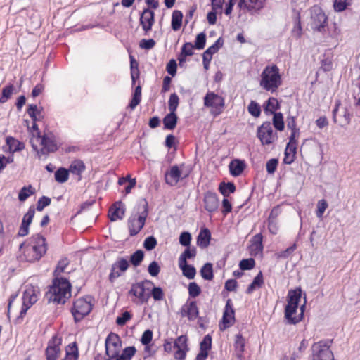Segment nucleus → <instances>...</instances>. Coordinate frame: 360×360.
I'll return each mask as SVG.
<instances>
[{
    "instance_id": "c9c22d12",
    "label": "nucleus",
    "mask_w": 360,
    "mask_h": 360,
    "mask_svg": "<svg viewBox=\"0 0 360 360\" xmlns=\"http://www.w3.org/2000/svg\"><path fill=\"white\" fill-rule=\"evenodd\" d=\"M141 86L140 82H139L138 85L135 87L134 92L132 94V98L129 101L128 105V108L134 110L141 102Z\"/></svg>"
},
{
    "instance_id": "1a4fd4ad",
    "label": "nucleus",
    "mask_w": 360,
    "mask_h": 360,
    "mask_svg": "<svg viewBox=\"0 0 360 360\" xmlns=\"http://www.w3.org/2000/svg\"><path fill=\"white\" fill-rule=\"evenodd\" d=\"M328 25V18L319 6H314L311 11V28L314 31L321 33L326 32Z\"/></svg>"
},
{
    "instance_id": "58836bf2",
    "label": "nucleus",
    "mask_w": 360,
    "mask_h": 360,
    "mask_svg": "<svg viewBox=\"0 0 360 360\" xmlns=\"http://www.w3.org/2000/svg\"><path fill=\"white\" fill-rule=\"evenodd\" d=\"M35 192V188L31 184L25 186L19 191L18 200L20 202H25L29 197L34 195Z\"/></svg>"
},
{
    "instance_id": "a18cd8bd",
    "label": "nucleus",
    "mask_w": 360,
    "mask_h": 360,
    "mask_svg": "<svg viewBox=\"0 0 360 360\" xmlns=\"http://www.w3.org/2000/svg\"><path fill=\"white\" fill-rule=\"evenodd\" d=\"M69 170L65 167H59L54 174L55 180L60 184L66 182L69 179Z\"/></svg>"
},
{
    "instance_id": "39448f33",
    "label": "nucleus",
    "mask_w": 360,
    "mask_h": 360,
    "mask_svg": "<svg viewBox=\"0 0 360 360\" xmlns=\"http://www.w3.org/2000/svg\"><path fill=\"white\" fill-rule=\"evenodd\" d=\"M333 340H321L313 344L311 347V358L312 360L323 359V360H335L333 353L330 349Z\"/></svg>"
},
{
    "instance_id": "338daca9",
    "label": "nucleus",
    "mask_w": 360,
    "mask_h": 360,
    "mask_svg": "<svg viewBox=\"0 0 360 360\" xmlns=\"http://www.w3.org/2000/svg\"><path fill=\"white\" fill-rule=\"evenodd\" d=\"M158 242L153 236H148L143 242V248L148 250H153L157 245Z\"/></svg>"
},
{
    "instance_id": "680f3d73",
    "label": "nucleus",
    "mask_w": 360,
    "mask_h": 360,
    "mask_svg": "<svg viewBox=\"0 0 360 360\" xmlns=\"http://www.w3.org/2000/svg\"><path fill=\"white\" fill-rule=\"evenodd\" d=\"M302 31L300 15L298 13L295 18V25L292 30V36L297 39L300 38L302 36Z\"/></svg>"
},
{
    "instance_id": "ddd939ff",
    "label": "nucleus",
    "mask_w": 360,
    "mask_h": 360,
    "mask_svg": "<svg viewBox=\"0 0 360 360\" xmlns=\"http://www.w3.org/2000/svg\"><path fill=\"white\" fill-rule=\"evenodd\" d=\"M62 338L57 335H54L48 342L47 347L45 349L46 360H57L60 355V345Z\"/></svg>"
},
{
    "instance_id": "2f4dec72",
    "label": "nucleus",
    "mask_w": 360,
    "mask_h": 360,
    "mask_svg": "<svg viewBox=\"0 0 360 360\" xmlns=\"http://www.w3.org/2000/svg\"><path fill=\"white\" fill-rule=\"evenodd\" d=\"M302 290L300 287H297L295 289L290 290L287 295V302L291 304L299 305Z\"/></svg>"
},
{
    "instance_id": "f03ea898",
    "label": "nucleus",
    "mask_w": 360,
    "mask_h": 360,
    "mask_svg": "<svg viewBox=\"0 0 360 360\" xmlns=\"http://www.w3.org/2000/svg\"><path fill=\"white\" fill-rule=\"evenodd\" d=\"M24 248L23 253L27 262H34L39 261L47 251L46 238L36 234L28 239L27 243H22L20 250Z\"/></svg>"
},
{
    "instance_id": "6ab92c4d",
    "label": "nucleus",
    "mask_w": 360,
    "mask_h": 360,
    "mask_svg": "<svg viewBox=\"0 0 360 360\" xmlns=\"http://www.w3.org/2000/svg\"><path fill=\"white\" fill-rule=\"evenodd\" d=\"M125 205L121 201L114 202L109 209L108 217L111 221L122 219L125 213Z\"/></svg>"
},
{
    "instance_id": "f704fd0d",
    "label": "nucleus",
    "mask_w": 360,
    "mask_h": 360,
    "mask_svg": "<svg viewBox=\"0 0 360 360\" xmlns=\"http://www.w3.org/2000/svg\"><path fill=\"white\" fill-rule=\"evenodd\" d=\"M179 269L182 271V274L188 279H193L196 275V269L193 265L188 263L178 264Z\"/></svg>"
},
{
    "instance_id": "c756f323",
    "label": "nucleus",
    "mask_w": 360,
    "mask_h": 360,
    "mask_svg": "<svg viewBox=\"0 0 360 360\" xmlns=\"http://www.w3.org/2000/svg\"><path fill=\"white\" fill-rule=\"evenodd\" d=\"M79 349L76 342L69 344L65 348V356L62 360H77Z\"/></svg>"
},
{
    "instance_id": "e433bc0d",
    "label": "nucleus",
    "mask_w": 360,
    "mask_h": 360,
    "mask_svg": "<svg viewBox=\"0 0 360 360\" xmlns=\"http://www.w3.org/2000/svg\"><path fill=\"white\" fill-rule=\"evenodd\" d=\"M183 13L179 10H175L172 13L171 27L174 31H178L182 25Z\"/></svg>"
},
{
    "instance_id": "aec40b11",
    "label": "nucleus",
    "mask_w": 360,
    "mask_h": 360,
    "mask_svg": "<svg viewBox=\"0 0 360 360\" xmlns=\"http://www.w3.org/2000/svg\"><path fill=\"white\" fill-rule=\"evenodd\" d=\"M265 0H239L238 7L249 12H258L264 6Z\"/></svg>"
},
{
    "instance_id": "ea45409f",
    "label": "nucleus",
    "mask_w": 360,
    "mask_h": 360,
    "mask_svg": "<svg viewBox=\"0 0 360 360\" xmlns=\"http://www.w3.org/2000/svg\"><path fill=\"white\" fill-rule=\"evenodd\" d=\"M333 68V56L330 52L324 53L321 61L320 69L323 72L330 71Z\"/></svg>"
},
{
    "instance_id": "2eb2a0df",
    "label": "nucleus",
    "mask_w": 360,
    "mask_h": 360,
    "mask_svg": "<svg viewBox=\"0 0 360 360\" xmlns=\"http://www.w3.org/2000/svg\"><path fill=\"white\" fill-rule=\"evenodd\" d=\"M224 43V39L220 37L211 46L208 47L202 53V63L205 70H209L210 63L212 60V56L219 51V50L223 46Z\"/></svg>"
},
{
    "instance_id": "09e8293b",
    "label": "nucleus",
    "mask_w": 360,
    "mask_h": 360,
    "mask_svg": "<svg viewBox=\"0 0 360 360\" xmlns=\"http://www.w3.org/2000/svg\"><path fill=\"white\" fill-rule=\"evenodd\" d=\"M15 87L12 84H9L5 86L1 91V95L0 96V103H6L13 94Z\"/></svg>"
},
{
    "instance_id": "bb28decb",
    "label": "nucleus",
    "mask_w": 360,
    "mask_h": 360,
    "mask_svg": "<svg viewBox=\"0 0 360 360\" xmlns=\"http://www.w3.org/2000/svg\"><path fill=\"white\" fill-rule=\"evenodd\" d=\"M6 143L8 146V152L12 154L15 152L22 151L25 148V143L13 136H7L6 138Z\"/></svg>"
},
{
    "instance_id": "774afa93",
    "label": "nucleus",
    "mask_w": 360,
    "mask_h": 360,
    "mask_svg": "<svg viewBox=\"0 0 360 360\" xmlns=\"http://www.w3.org/2000/svg\"><path fill=\"white\" fill-rule=\"evenodd\" d=\"M278 165V158H271L266 162V169L269 174H273L276 171Z\"/></svg>"
},
{
    "instance_id": "393cba45",
    "label": "nucleus",
    "mask_w": 360,
    "mask_h": 360,
    "mask_svg": "<svg viewBox=\"0 0 360 360\" xmlns=\"http://www.w3.org/2000/svg\"><path fill=\"white\" fill-rule=\"evenodd\" d=\"M211 240V232L207 228L200 229L197 237V245L202 249L209 246Z\"/></svg>"
},
{
    "instance_id": "69168bd1",
    "label": "nucleus",
    "mask_w": 360,
    "mask_h": 360,
    "mask_svg": "<svg viewBox=\"0 0 360 360\" xmlns=\"http://www.w3.org/2000/svg\"><path fill=\"white\" fill-rule=\"evenodd\" d=\"M132 317L131 314L128 311H125L123 313H122L121 315L118 316L116 319V324L120 326H122L127 323V321H129Z\"/></svg>"
},
{
    "instance_id": "37998d69",
    "label": "nucleus",
    "mask_w": 360,
    "mask_h": 360,
    "mask_svg": "<svg viewBox=\"0 0 360 360\" xmlns=\"http://www.w3.org/2000/svg\"><path fill=\"white\" fill-rule=\"evenodd\" d=\"M85 169L86 166L82 160H75L71 163L68 170L70 172L79 176Z\"/></svg>"
},
{
    "instance_id": "bf43d9fd",
    "label": "nucleus",
    "mask_w": 360,
    "mask_h": 360,
    "mask_svg": "<svg viewBox=\"0 0 360 360\" xmlns=\"http://www.w3.org/2000/svg\"><path fill=\"white\" fill-rule=\"evenodd\" d=\"M192 240V236L191 233L188 231H183L181 233L179 238V243L186 248L191 247V243Z\"/></svg>"
},
{
    "instance_id": "603ef678",
    "label": "nucleus",
    "mask_w": 360,
    "mask_h": 360,
    "mask_svg": "<svg viewBox=\"0 0 360 360\" xmlns=\"http://www.w3.org/2000/svg\"><path fill=\"white\" fill-rule=\"evenodd\" d=\"M206 44V34L204 32H200L195 37L193 48L198 50H202Z\"/></svg>"
},
{
    "instance_id": "8fccbe9b",
    "label": "nucleus",
    "mask_w": 360,
    "mask_h": 360,
    "mask_svg": "<svg viewBox=\"0 0 360 360\" xmlns=\"http://www.w3.org/2000/svg\"><path fill=\"white\" fill-rule=\"evenodd\" d=\"M212 336L207 334L204 336L200 342V351L209 354L212 349Z\"/></svg>"
},
{
    "instance_id": "a211bd4d",
    "label": "nucleus",
    "mask_w": 360,
    "mask_h": 360,
    "mask_svg": "<svg viewBox=\"0 0 360 360\" xmlns=\"http://www.w3.org/2000/svg\"><path fill=\"white\" fill-rule=\"evenodd\" d=\"M35 208L32 205L29 207L27 212L23 216L22 223L18 233V236L24 237L29 233V227L33 220Z\"/></svg>"
},
{
    "instance_id": "6e6d98bb",
    "label": "nucleus",
    "mask_w": 360,
    "mask_h": 360,
    "mask_svg": "<svg viewBox=\"0 0 360 360\" xmlns=\"http://www.w3.org/2000/svg\"><path fill=\"white\" fill-rule=\"evenodd\" d=\"M248 110L249 113L254 117H259L261 115V107L259 104L255 101H250Z\"/></svg>"
},
{
    "instance_id": "5fc2aeb1",
    "label": "nucleus",
    "mask_w": 360,
    "mask_h": 360,
    "mask_svg": "<svg viewBox=\"0 0 360 360\" xmlns=\"http://www.w3.org/2000/svg\"><path fill=\"white\" fill-rule=\"evenodd\" d=\"M179 103V98L178 95L176 93H172L169 96V98L168 101V109L169 112H176V110L178 108Z\"/></svg>"
},
{
    "instance_id": "a878e982",
    "label": "nucleus",
    "mask_w": 360,
    "mask_h": 360,
    "mask_svg": "<svg viewBox=\"0 0 360 360\" xmlns=\"http://www.w3.org/2000/svg\"><path fill=\"white\" fill-rule=\"evenodd\" d=\"M37 301L36 290L32 285L27 287L23 292L22 304L30 307Z\"/></svg>"
},
{
    "instance_id": "79ce46f5",
    "label": "nucleus",
    "mask_w": 360,
    "mask_h": 360,
    "mask_svg": "<svg viewBox=\"0 0 360 360\" xmlns=\"http://www.w3.org/2000/svg\"><path fill=\"white\" fill-rule=\"evenodd\" d=\"M144 256L145 252L143 250H137L130 255L129 262L134 267H137L141 265L144 259Z\"/></svg>"
},
{
    "instance_id": "c03bdc74",
    "label": "nucleus",
    "mask_w": 360,
    "mask_h": 360,
    "mask_svg": "<svg viewBox=\"0 0 360 360\" xmlns=\"http://www.w3.org/2000/svg\"><path fill=\"white\" fill-rule=\"evenodd\" d=\"M272 124L277 131H282L285 128L283 115L278 112L273 114Z\"/></svg>"
},
{
    "instance_id": "cd10ccee",
    "label": "nucleus",
    "mask_w": 360,
    "mask_h": 360,
    "mask_svg": "<svg viewBox=\"0 0 360 360\" xmlns=\"http://www.w3.org/2000/svg\"><path fill=\"white\" fill-rule=\"evenodd\" d=\"M177 122L178 116L173 111L167 114L162 120L164 129L167 130H174L176 127Z\"/></svg>"
},
{
    "instance_id": "9b49d317",
    "label": "nucleus",
    "mask_w": 360,
    "mask_h": 360,
    "mask_svg": "<svg viewBox=\"0 0 360 360\" xmlns=\"http://www.w3.org/2000/svg\"><path fill=\"white\" fill-rule=\"evenodd\" d=\"M257 137L260 140L262 145H271L277 139V133L274 132L271 124L269 121L262 123L257 127Z\"/></svg>"
},
{
    "instance_id": "4be33fe9",
    "label": "nucleus",
    "mask_w": 360,
    "mask_h": 360,
    "mask_svg": "<svg viewBox=\"0 0 360 360\" xmlns=\"http://www.w3.org/2000/svg\"><path fill=\"white\" fill-rule=\"evenodd\" d=\"M182 171L177 165L170 167L169 172L165 174V182L172 186H175L181 178Z\"/></svg>"
},
{
    "instance_id": "49530a36",
    "label": "nucleus",
    "mask_w": 360,
    "mask_h": 360,
    "mask_svg": "<svg viewBox=\"0 0 360 360\" xmlns=\"http://www.w3.org/2000/svg\"><path fill=\"white\" fill-rule=\"evenodd\" d=\"M136 352V349L134 346H128L122 350L121 354H118L116 358L119 360H131Z\"/></svg>"
},
{
    "instance_id": "b1692460",
    "label": "nucleus",
    "mask_w": 360,
    "mask_h": 360,
    "mask_svg": "<svg viewBox=\"0 0 360 360\" xmlns=\"http://www.w3.org/2000/svg\"><path fill=\"white\" fill-rule=\"evenodd\" d=\"M235 310L231 309V311H224L221 320L219 321V328L221 331L226 330L234 324Z\"/></svg>"
},
{
    "instance_id": "423d86ee",
    "label": "nucleus",
    "mask_w": 360,
    "mask_h": 360,
    "mask_svg": "<svg viewBox=\"0 0 360 360\" xmlns=\"http://www.w3.org/2000/svg\"><path fill=\"white\" fill-rule=\"evenodd\" d=\"M122 347V340L120 337L111 332L106 338L105 341V356L104 360H113L120 354Z\"/></svg>"
},
{
    "instance_id": "f3484780",
    "label": "nucleus",
    "mask_w": 360,
    "mask_h": 360,
    "mask_svg": "<svg viewBox=\"0 0 360 360\" xmlns=\"http://www.w3.org/2000/svg\"><path fill=\"white\" fill-rule=\"evenodd\" d=\"M299 305L287 303L284 309V318L290 325H296L302 320V314L293 316L297 313Z\"/></svg>"
},
{
    "instance_id": "4d7b16f0",
    "label": "nucleus",
    "mask_w": 360,
    "mask_h": 360,
    "mask_svg": "<svg viewBox=\"0 0 360 360\" xmlns=\"http://www.w3.org/2000/svg\"><path fill=\"white\" fill-rule=\"evenodd\" d=\"M112 266L119 269L121 272H125L129 267V262L124 257H119Z\"/></svg>"
},
{
    "instance_id": "13d9d810",
    "label": "nucleus",
    "mask_w": 360,
    "mask_h": 360,
    "mask_svg": "<svg viewBox=\"0 0 360 360\" xmlns=\"http://www.w3.org/2000/svg\"><path fill=\"white\" fill-rule=\"evenodd\" d=\"M252 245L255 247V250L262 252L264 249L263 245V236L262 233H257L253 236L252 239Z\"/></svg>"
},
{
    "instance_id": "052dcab7",
    "label": "nucleus",
    "mask_w": 360,
    "mask_h": 360,
    "mask_svg": "<svg viewBox=\"0 0 360 360\" xmlns=\"http://www.w3.org/2000/svg\"><path fill=\"white\" fill-rule=\"evenodd\" d=\"M153 288L149 293L155 301H162L164 299V292L161 287L153 285Z\"/></svg>"
},
{
    "instance_id": "7ed1b4c3",
    "label": "nucleus",
    "mask_w": 360,
    "mask_h": 360,
    "mask_svg": "<svg viewBox=\"0 0 360 360\" xmlns=\"http://www.w3.org/2000/svg\"><path fill=\"white\" fill-rule=\"evenodd\" d=\"M281 85V75L276 65H268L261 74L260 86L266 91L276 92Z\"/></svg>"
},
{
    "instance_id": "3c124183",
    "label": "nucleus",
    "mask_w": 360,
    "mask_h": 360,
    "mask_svg": "<svg viewBox=\"0 0 360 360\" xmlns=\"http://www.w3.org/2000/svg\"><path fill=\"white\" fill-rule=\"evenodd\" d=\"M188 291L189 297L196 298L201 292L202 290L200 285L196 282H191L188 285Z\"/></svg>"
},
{
    "instance_id": "4468645a",
    "label": "nucleus",
    "mask_w": 360,
    "mask_h": 360,
    "mask_svg": "<svg viewBox=\"0 0 360 360\" xmlns=\"http://www.w3.org/2000/svg\"><path fill=\"white\" fill-rule=\"evenodd\" d=\"M180 313L182 317H187L190 321H193L196 319H198V322L202 320V318L199 316V309L195 300H190L188 299L181 307Z\"/></svg>"
},
{
    "instance_id": "0e129e2a",
    "label": "nucleus",
    "mask_w": 360,
    "mask_h": 360,
    "mask_svg": "<svg viewBox=\"0 0 360 360\" xmlns=\"http://www.w3.org/2000/svg\"><path fill=\"white\" fill-rule=\"evenodd\" d=\"M245 346V340L242 334L238 333L236 335L234 348L236 352H244Z\"/></svg>"
},
{
    "instance_id": "412c9836",
    "label": "nucleus",
    "mask_w": 360,
    "mask_h": 360,
    "mask_svg": "<svg viewBox=\"0 0 360 360\" xmlns=\"http://www.w3.org/2000/svg\"><path fill=\"white\" fill-rule=\"evenodd\" d=\"M203 202L205 209L209 212L217 211L219 205L217 193L212 191H207L205 193Z\"/></svg>"
},
{
    "instance_id": "4c0bfd02",
    "label": "nucleus",
    "mask_w": 360,
    "mask_h": 360,
    "mask_svg": "<svg viewBox=\"0 0 360 360\" xmlns=\"http://www.w3.org/2000/svg\"><path fill=\"white\" fill-rule=\"evenodd\" d=\"M236 185L233 182H221L219 186V191L224 195V197H228L231 193H233L236 191Z\"/></svg>"
},
{
    "instance_id": "9d476101",
    "label": "nucleus",
    "mask_w": 360,
    "mask_h": 360,
    "mask_svg": "<svg viewBox=\"0 0 360 360\" xmlns=\"http://www.w3.org/2000/svg\"><path fill=\"white\" fill-rule=\"evenodd\" d=\"M146 285H153L154 283L153 281L147 279L133 283L131 289L128 292V294L137 297L139 300L140 303H146L150 297V295L146 292V291H150V288L146 287Z\"/></svg>"
},
{
    "instance_id": "0eeeda50",
    "label": "nucleus",
    "mask_w": 360,
    "mask_h": 360,
    "mask_svg": "<svg viewBox=\"0 0 360 360\" xmlns=\"http://www.w3.org/2000/svg\"><path fill=\"white\" fill-rule=\"evenodd\" d=\"M93 306L90 301L86 298L81 297L73 302L70 311L73 316L75 323L81 321L84 316H87L92 310Z\"/></svg>"
},
{
    "instance_id": "e2e57ef3",
    "label": "nucleus",
    "mask_w": 360,
    "mask_h": 360,
    "mask_svg": "<svg viewBox=\"0 0 360 360\" xmlns=\"http://www.w3.org/2000/svg\"><path fill=\"white\" fill-rule=\"evenodd\" d=\"M255 266V260L253 258L243 259L239 262V267L242 271L251 270Z\"/></svg>"
},
{
    "instance_id": "864d4df0",
    "label": "nucleus",
    "mask_w": 360,
    "mask_h": 360,
    "mask_svg": "<svg viewBox=\"0 0 360 360\" xmlns=\"http://www.w3.org/2000/svg\"><path fill=\"white\" fill-rule=\"evenodd\" d=\"M352 0H335L333 8L336 12H342L352 4Z\"/></svg>"
},
{
    "instance_id": "c85d7f7f",
    "label": "nucleus",
    "mask_w": 360,
    "mask_h": 360,
    "mask_svg": "<svg viewBox=\"0 0 360 360\" xmlns=\"http://www.w3.org/2000/svg\"><path fill=\"white\" fill-rule=\"evenodd\" d=\"M264 111L266 115L276 113V110L281 108V104L276 98L270 97L264 104Z\"/></svg>"
},
{
    "instance_id": "473e14b6",
    "label": "nucleus",
    "mask_w": 360,
    "mask_h": 360,
    "mask_svg": "<svg viewBox=\"0 0 360 360\" xmlns=\"http://www.w3.org/2000/svg\"><path fill=\"white\" fill-rule=\"evenodd\" d=\"M197 254L196 248L194 246L187 247L184 252L180 255L178 259V264L188 263V259H192L195 257Z\"/></svg>"
},
{
    "instance_id": "5701e85b",
    "label": "nucleus",
    "mask_w": 360,
    "mask_h": 360,
    "mask_svg": "<svg viewBox=\"0 0 360 360\" xmlns=\"http://www.w3.org/2000/svg\"><path fill=\"white\" fill-rule=\"evenodd\" d=\"M245 167V160L240 159H234L229 165L230 174L234 177L241 175Z\"/></svg>"
},
{
    "instance_id": "7c9ffc66",
    "label": "nucleus",
    "mask_w": 360,
    "mask_h": 360,
    "mask_svg": "<svg viewBox=\"0 0 360 360\" xmlns=\"http://www.w3.org/2000/svg\"><path fill=\"white\" fill-rule=\"evenodd\" d=\"M263 285L264 276L262 272L259 271L257 276L254 278L252 282L248 286L245 292L248 295H250L257 288H262Z\"/></svg>"
},
{
    "instance_id": "de8ad7c7",
    "label": "nucleus",
    "mask_w": 360,
    "mask_h": 360,
    "mask_svg": "<svg viewBox=\"0 0 360 360\" xmlns=\"http://www.w3.org/2000/svg\"><path fill=\"white\" fill-rule=\"evenodd\" d=\"M41 145L45 146L50 153H54L58 150L57 145L54 140L50 139L47 135L44 134L41 139Z\"/></svg>"
},
{
    "instance_id": "dca6fc26",
    "label": "nucleus",
    "mask_w": 360,
    "mask_h": 360,
    "mask_svg": "<svg viewBox=\"0 0 360 360\" xmlns=\"http://www.w3.org/2000/svg\"><path fill=\"white\" fill-rule=\"evenodd\" d=\"M139 22L145 35H148L155 22V12L150 8H144L140 14Z\"/></svg>"
},
{
    "instance_id": "f8f14e48",
    "label": "nucleus",
    "mask_w": 360,
    "mask_h": 360,
    "mask_svg": "<svg viewBox=\"0 0 360 360\" xmlns=\"http://www.w3.org/2000/svg\"><path fill=\"white\" fill-rule=\"evenodd\" d=\"M297 134H299V129L291 130L289 141L287 143L284 152V158L283 160L284 164L291 165L295 161L297 153Z\"/></svg>"
},
{
    "instance_id": "72a5a7b5",
    "label": "nucleus",
    "mask_w": 360,
    "mask_h": 360,
    "mask_svg": "<svg viewBox=\"0 0 360 360\" xmlns=\"http://www.w3.org/2000/svg\"><path fill=\"white\" fill-rule=\"evenodd\" d=\"M136 184V179H132L131 175L128 174L124 177H120L118 179V184L120 186L125 185L124 192L128 194L131 192V189L135 187Z\"/></svg>"
},
{
    "instance_id": "20e7f679",
    "label": "nucleus",
    "mask_w": 360,
    "mask_h": 360,
    "mask_svg": "<svg viewBox=\"0 0 360 360\" xmlns=\"http://www.w3.org/2000/svg\"><path fill=\"white\" fill-rule=\"evenodd\" d=\"M204 106L206 108H212L211 114L214 117L221 115L225 108V99L224 97L208 91L203 98Z\"/></svg>"
},
{
    "instance_id": "f257e3e1",
    "label": "nucleus",
    "mask_w": 360,
    "mask_h": 360,
    "mask_svg": "<svg viewBox=\"0 0 360 360\" xmlns=\"http://www.w3.org/2000/svg\"><path fill=\"white\" fill-rule=\"evenodd\" d=\"M68 264L67 258L58 262L53 271L54 278L52 280V284L49 286V289L44 296V299L47 300L48 303L52 302L57 304H64L67 300L71 297L72 285L70 282L66 278L58 276L65 271Z\"/></svg>"
},
{
    "instance_id": "a19ab883",
    "label": "nucleus",
    "mask_w": 360,
    "mask_h": 360,
    "mask_svg": "<svg viewBox=\"0 0 360 360\" xmlns=\"http://www.w3.org/2000/svg\"><path fill=\"white\" fill-rule=\"evenodd\" d=\"M202 278L206 281H212L214 278L213 265L210 262L205 263L200 270Z\"/></svg>"
},
{
    "instance_id": "6e6552de",
    "label": "nucleus",
    "mask_w": 360,
    "mask_h": 360,
    "mask_svg": "<svg viewBox=\"0 0 360 360\" xmlns=\"http://www.w3.org/2000/svg\"><path fill=\"white\" fill-rule=\"evenodd\" d=\"M134 214H136L137 229H133L131 236L137 235L143 228L148 216V203L146 198L141 199L135 206Z\"/></svg>"
}]
</instances>
